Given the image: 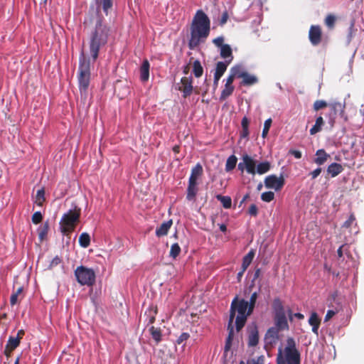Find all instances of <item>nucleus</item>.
Instances as JSON below:
<instances>
[{"instance_id": "1", "label": "nucleus", "mask_w": 364, "mask_h": 364, "mask_svg": "<svg viewBox=\"0 0 364 364\" xmlns=\"http://www.w3.org/2000/svg\"><path fill=\"white\" fill-rule=\"evenodd\" d=\"M191 37L188 48L194 50L200 43H204L210 32V20L203 10H198L195 14L190 27Z\"/></svg>"}, {"instance_id": "2", "label": "nucleus", "mask_w": 364, "mask_h": 364, "mask_svg": "<svg viewBox=\"0 0 364 364\" xmlns=\"http://www.w3.org/2000/svg\"><path fill=\"white\" fill-rule=\"evenodd\" d=\"M109 33L110 27L99 18L90 34L89 48L93 62L97 60L100 49L107 43Z\"/></svg>"}, {"instance_id": "3", "label": "nucleus", "mask_w": 364, "mask_h": 364, "mask_svg": "<svg viewBox=\"0 0 364 364\" xmlns=\"http://www.w3.org/2000/svg\"><path fill=\"white\" fill-rule=\"evenodd\" d=\"M248 302L245 299H238L235 297L230 306V323H233L235 314L237 313V316L235 318V326L237 331H240L245 325L248 314Z\"/></svg>"}, {"instance_id": "4", "label": "nucleus", "mask_w": 364, "mask_h": 364, "mask_svg": "<svg viewBox=\"0 0 364 364\" xmlns=\"http://www.w3.org/2000/svg\"><path fill=\"white\" fill-rule=\"evenodd\" d=\"M77 80L80 95L86 98L90 81V60L85 57L83 52L80 57Z\"/></svg>"}, {"instance_id": "5", "label": "nucleus", "mask_w": 364, "mask_h": 364, "mask_svg": "<svg viewBox=\"0 0 364 364\" xmlns=\"http://www.w3.org/2000/svg\"><path fill=\"white\" fill-rule=\"evenodd\" d=\"M284 353L283 355L282 349L279 348L277 358V364H300V353L296 347V343L293 338H287Z\"/></svg>"}, {"instance_id": "6", "label": "nucleus", "mask_w": 364, "mask_h": 364, "mask_svg": "<svg viewBox=\"0 0 364 364\" xmlns=\"http://www.w3.org/2000/svg\"><path fill=\"white\" fill-rule=\"evenodd\" d=\"M81 210L75 206L73 210H69L63 214L60 221V231L65 235H69L74 231L77 224L80 221Z\"/></svg>"}, {"instance_id": "7", "label": "nucleus", "mask_w": 364, "mask_h": 364, "mask_svg": "<svg viewBox=\"0 0 364 364\" xmlns=\"http://www.w3.org/2000/svg\"><path fill=\"white\" fill-rule=\"evenodd\" d=\"M272 309L274 314V328L284 331L289 329V324L286 316L285 310L282 300L277 297L272 301Z\"/></svg>"}, {"instance_id": "8", "label": "nucleus", "mask_w": 364, "mask_h": 364, "mask_svg": "<svg viewBox=\"0 0 364 364\" xmlns=\"http://www.w3.org/2000/svg\"><path fill=\"white\" fill-rule=\"evenodd\" d=\"M76 280L81 285L92 286L95 282V273L91 268L85 266L77 267L75 270Z\"/></svg>"}, {"instance_id": "9", "label": "nucleus", "mask_w": 364, "mask_h": 364, "mask_svg": "<svg viewBox=\"0 0 364 364\" xmlns=\"http://www.w3.org/2000/svg\"><path fill=\"white\" fill-rule=\"evenodd\" d=\"M237 168L240 171L246 172L252 176L256 174V161L247 154L242 156V161H240Z\"/></svg>"}, {"instance_id": "10", "label": "nucleus", "mask_w": 364, "mask_h": 364, "mask_svg": "<svg viewBox=\"0 0 364 364\" xmlns=\"http://www.w3.org/2000/svg\"><path fill=\"white\" fill-rule=\"evenodd\" d=\"M284 178L282 174L279 177L276 175H269L264 179V185L267 188L274 189L275 191H280L284 185Z\"/></svg>"}, {"instance_id": "11", "label": "nucleus", "mask_w": 364, "mask_h": 364, "mask_svg": "<svg viewBox=\"0 0 364 364\" xmlns=\"http://www.w3.org/2000/svg\"><path fill=\"white\" fill-rule=\"evenodd\" d=\"M281 330L277 328L271 327L269 328L265 336H264V348L267 350L268 348H271L277 344L279 339V333Z\"/></svg>"}, {"instance_id": "12", "label": "nucleus", "mask_w": 364, "mask_h": 364, "mask_svg": "<svg viewBox=\"0 0 364 364\" xmlns=\"http://www.w3.org/2000/svg\"><path fill=\"white\" fill-rule=\"evenodd\" d=\"M309 39L314 46H316L321 43L322 41V30L320 26H311L309 31Z\"/></svg>"}, {"instance_id": "13", "label": "nucleus", "mask_w": 364, "mask_h": 364, "mask_svg": "<svg viewBox=\"0 0 364 364\" xmlns=\"http://www.w3.org/2000/svg\"><path fill=\"white\" fill-rule=\"evenodd\" d=\"M248 341L247 344L249 347H255L259 343V332L257 326L253 323L247 327Z\"/></svg>"}, {"instance_id": "14", "label": "nucleus", "mask_w": 364, "mask_h": 364, "mask_svg": "<svg viewBox=\"0 0 364 364\" xmlns=\"http://www.w3.org/2000/svg\"><path fill=\"white\" fill-rule=\"evenodd\" d=\"M193 80L191 77H183L178 90L183 92V97L186 98L193 92Z\"/></svg>"}, {"instance_id": "15", "label": "nucleus", "mask_w": 364, "mask_h": 364, "mask_svg": "<svg viewBox=\"0 0 364 364\" xmlns=\"http://www.w3.org/2000/svg\"><path fill=\"white\" fill-rule=\"evenodd\" d=\"M198 191V182H192L188 181L186 199L189 201H194Z\"/></svg>"}, {"instance_id": "16", "label": "nucleus", "mask_w": 364, "mask_h": 364, "mask_svg": "<svg viewBox=\"0 0 364 364\" xmlns=\"http://www.w3.org/2000/svg\"><path fill=\"white\" fill-rule=\"evenodd\" d=\"M343 170L344 168L341 164L334 162L328 166L326 172L331 178H334L343 172Z\"/></svg>"}, {"instance_id": "17", "label": "nucleus", "mask_w": 364, "mask_h": 364, "mask_svg": "<svg viewBox=\"0 0 364 364\" xmlns=\"http://www.w3.org/2000/svg\"><path fill=\"white\" fill-rule=\"evenodd\" d=\"M309 323L312 326V332L318 336V328L321 324V319L317 313L312 312L309 318Z\"/></svg>"}, {"instance_id": "18", "label": "nucleus", "mask_w": 364, "mask_h": 364, "mask_svg": "<svg viewBox=\"0 0 364 364\" xmlns=\"http://www.w3.org/2000/svg\"><path fill=\"white\" fill-rule=\"evenodd\" d=\"M95 4L97 12L102 9L105 14L107 15L109 10L112 8L113 0H95Z\"/></svg>"}, {"instance_id": "19", "label": "nucleus", "mask_w": 364, "mask_h": 364, "mask_svg": "<svg viewBox=\"0 0 364 364\" xmlns=\"http://www.w3.org/2000/svg\"><path fill=\"white\" fill-rule=\"evenodd\" d=\"M149 68L150 64L148 60H144L140 67V80L145 82L149 80Z\"/></svg>"}, {"instance_id": "20", "label": "nucleus", "mask_w": 364, "mask_h": 364, "mask_svg": "<svg viewBox=\"0 0 364 364\" xmlns=\"http://www.w3.org/2000/svg\"><path fill=\"white\" fill-rule=\"evenodd\" d=\"M203 169L200 164L198 163L191 169V176L188 181L192 182H197L198 179L203 175Z\"/></svg>"}, {"instance_id": "21", "label": "nucleus", "mask_w": 364, "mask_h": 364, "mask_svg": "<svg viewBox=\"0 0 364 364\" xmlns=\"http://www.w3.org/2000/svg\"><path fill=\"white\" fill-rule=\"evenodd\" d=\"M173 224L172 220L164 222L156 230V235L158 237H162L166 235L169 229Z\"/></svg>"}, {"instance_id": "22", "label": "nucleus", "mask_w": 364, "mask_h": 364, "mask_svg": "<svg viewBox=\"0 0 364 364\" xmlns=\"http://www.w3.org/2000/svg\"><path fill=\"white\" fill-rule=\"evenodd\" d=\"M228 336L225 341V352H228L230 350L232 346V342L234 337V327L232 325V323L228 322Z\"/></svg>"}, {"instance_id": "23", "label": "nucleus", "mask_w": 364, "mask_h": 364, "mask_svg": "<svg viewBox=\"0 0 364 364\" xmlns=\"http://www.w3.org/2000/svg\"><path fill=\"white\" fill-rule=\"evenodd\" d=\"M316 156V158H315L314 162L318 166L323 165L330 158V155L323 149L317 150Z\"/></svg>"}, {"instance_id": "24", "label": "nucleus", "mask_w": 364, "mask_h": 364, "mask_svg": "<svg viewBox=\"0 0 364 364\" xmlns=\"http://www.w3.org/2000/svg\"><path fill=\"white\" fill-rule=\"evenodd\" d=\"M149 331L151 336V338L154 341L155 343L159 344L162 340V332L160 328H156L154 326H151Z\"/></svg>"}, {"instance_id": "25", "label": "nucleus", "mask_w": 364, "mask_h": 364, "mask_svg": "<svg viewBox=\"0 0 364 364\" xmlns=\"http://www.w3.org/2000/svg\"><path fill=\"white\" fill-rule=\"evenodd\" d=\"M158 313V309L156 306L151 305L149 309L146 311L145 315L147 316L148 324H152L156 320V316Z\"/></svg>"}, {"instance_id": "26", "label": "nucleus", "mask_w": 364, "mask_h": 364, "mask_svg": "<svg viewBox=\"0 0 364 364\" xmlns=\"http://www.w3.org/2000/svg\"><path fill=\"white\" fill-rule=\"evenodd\" d=\"M255 255V250H250L249 252L243 257L242 267H243V271H246L247 267L252 263Z\"/></svg>"}, {"instance_id": "27", "label": "nucleus", "mask_w": 364, "mask_h": 364, "mask_svg": "<svg viewBox=\"0 0 364 364\" xmlns=\"http://www.w3.org/2000/svg\"><path fill=\"white\" fill-rule=\"evenodd\" d=\"M231 62V60H226L225 62H218L216 65V69L215 75L216 77H222L224 73L226 71L228 64Z\"/></svg>"}, {"instance_id": "28", "label": "nucleus", "mask_w": 364, "mask_h": 364, "mask_svg": "<svg viewBox=\"0 0 364 364\" xmlns=\"http://www.w3.org/2000/svg\"><path fill=\"white\" fill-rule=\"evenodd\" d=\"M258 82V79L255 75H251L248 73H246L241 82V85L244 86H251L256 84Z\"/></svg>"}, {"instance_id": "29", "label": "nucleus", "mask_w": 364, "mask_h": 364, "mask_svg": "<svg viewBox=\"0 0 364 364\" xmlns=\"http://www.w3.org/2000/svg\"><path fill=\"white\" fill-rule=\"evenodd\" d=\"M49 230V223L46 221L42 225L38 228V238L41 242H43L47 237Z\"/></svg>"}, {"instance_id": "30", "label": "nucleus", "mask_w": 364, "mask_h": 364, "mask_svg": "<svg viewBox=\"0 0 364 364\" xmlns=\"http://www.w3.org/2000/svg\"><path fill=\"white\" fill-rule=\"evenodd\" d=\"M331 108L333 115H336L338 112H340L341 114H343L345 109V104H343L340 102H333L328 105Z\"/></svg>"}, {"instance_id": "31", "label": "nucleus", "mask_w": 364, "mask_h": 364, "mask_svg": "<svg viewBox=\"0 0 364 364\" xmlns=\"http://www.w3.org/2000/svg\"><path fill=\"white\" fill-rule=\"evenodd\" d=\"M271 164L269 161H262L257 165L256 164V173L259 175L264 174L270 170Z\"/></svg>"}, {"instance_id": "32", "label": "nucleus", "mask_w": 364, "mask_h": 364, "mask_svg": "<svg viewBox=\"0 0 364 364\" xmlns=\"http://www.w3.org/2000/svg\"><path fill=\"white\" fill-rule=\"evenodd\" d=\"M324 124V120L321 116L316 118L315 124L311 128L309 132L311 135H314L321 130L322 126Z\"/></svg>"}, {"instance_id": "33", "label": "nucleus", "mask_w": 364, "mask_h": 364, "mask_svg": "<svg viewBox=\"0 0 364 364\" xmlns=\"http://www.w3.org/2000/svg\"><path fill=\"white\" fill-rule=\"evenodd\" d=\"M20 342L18 338L10 336L6 346V351L9 350L10 352H12L19 346Z\"/></svg>"}, {"instance_id": "34", "label": "nucleus", "mask_w": 364, "mask_h": 364, "mask_svg": "<svg viewBox=\"0 0 364 364\" xmlns=\"http://www.w3.org/2000/svg\"><path fill=\"white\" fill-rule=\"evenodd\" d=\"M237 162V159L235 155L230 156L226 161L225 171L230 172L233 170L236 166Z\"/></svg>"}, {"instance_id": "35", "label": "nucleus", "mask_w": 364, "mask_h": 364, "mask_svg": "<svg viewBox=\"0 0 364 364\" xmlns=\"http://www.w3.org/2000/svg\"><path fill=\"white\" fill-rule=\"evenodd\" d=\"M234 86L232 85H225L223 90L221 92V95L220 97V100H225L229 96H230L234 91Z\"/></svg>"}, {"instance_id": "36", "label": "nucleus", "mask_w": 364, "mask_h": 364, "mask_svg": "<svg viewBox=\"0 0 364 364\" xmlns=\"http://www.w3.org/2000/svg\"><path fill=\"white\" fill-rule=\"evenodd\" d=\"M220 56L223 58H228L232 60V53L230 46L228 44H225L220 48Z\"/></svg>"}, {"instance_id": "37", "label": "nucleus", "mask_w": 364, "mask_h": 364, "mask_svg": "<svg viewBox=\"0 0 364 364\" xmlns=\"http://www.w3.org/2000/svg\"><path fill=\"white\" fill-rule=\"evenodd\" d=\"M193 73L196 77H200L203 75V68L198 60H196L193 63Z\"/></svg>"}, {"instance_id": "38", "label": "nucleus", "mask_w": 364, "mask_h": 364, "mask_svg": "<svg viewBox=\"0 0 364 364\" xmlns=\"http://www.w3.org/2000/svg\"><path fill=\"white\" fill-rule=\"evenodd\" d=\"M215 198L218 200L220 201L224 208L228 209L231 208L232 199L230 196H224L221 195H216Z\"/></svg>"}, {"instance_id": "39", "label": "nucleus", "mask_w": 364, "mask_h": 364, "mask_svg": "<svg viewBox=\"0 0 364 364\" xmlns=\"http://www.w3.org/2000/svg\"><path fill=\"white\" fill-rule=\"evenodd\" d=\"M249 124H250V121L249 119H247V117H244L242 119V122H241V125H242V131L240 134V136L242 138H246L249 136Z\"/></svg>"}, {"instance_id": "40", "label": "nucleus", "mask_w": 364, "mask_h": 364, "mask_svg": "<svg viewBox=\"0 0 364 364\" xmlns=\"http://www.w3.org/2000/svg\"><path fill=\"white\" fill-rule=\"evenodd\" d=\"M79 244L82 247L87 248L90 245V236L87 232H82L79 237Z\"/></svg>"}, {"instance_id": "41", "label": "nucleus", "mask_w": 364, "mask_h": 364, "mask_svg": "<svg viewBox=\"0 0 364 364\" xmlns=\"http://www.w3.org/2000/svg\"><path fill=\"white\" fill-rule=\"evenodd\" d=\"M230 73L235 76L236 78H242L244 75L247 73L242 70L241 65H235L230 69Z\"/></svg>"}, {"instance_id": "42", "label": "nucleus", "mask_w": 364, "mask_h": 364, "mask_svg": "<svg viewBox=\"0 0 364 364\" xmlns=\"http://www.w3.org/2000/svg\"><path fill=\"white\" fill-rule=\"evenodd\" d=\"M45 200H46L45 190L43 188H42L39 189L36 193V195L35 197V203L38 206H42Z\"/></svg>"}, {"instance_id": "43", "label": "nucleus", "mask_w": 364, "mask_h": 364, "mask_svg": "<svg viewBox=\"0 0 364 364\" xmlns=\"http://www.w3.org/2000/svg\"><path fill=\"white\" fill-rule=\"evenodd\" d=\"M336 17L333 14H328L324 20L325 25L328 29L332 30L335 27Z\"/></svg>"}, {"instance_id": "44", "label": "nucleus", "mask_w": 364, "mask_h": 364, "mask_svg": "<svg viewBox=\"0 0 364 364\" xmlns=\"http://www.w3.org/2000/svg\"><path fill=\"white\" fill-rule=\"evenodd\" d=\"M258 294L257 292H254L252 294L250 301L248 302V314H251L253 312V310L255 306V304L257 299Z\"/></svg>"}, {"instance_id": "45", "label": "nucleus", "mask_w": 364, "mask_h": 364, "mask_svg": "<svg viewBox=\"0 0 364 364\" xmlns=\"http://www.w3.org/2000/svg\"><path fill=\"white\" fill-rule=\"evenodd\" d=\"M181 253V247L178 243H174L171 245L169 256L176 259Z\"/></svg>"}, {"instance_id": "46", "label": "nucleus", "mask_w": 364, "mask_h": 364, "mask_svg": "<svg viewBox=\"0 0 364 364\" xmlns=\"http://www.w3.org/2000/svg\"><path fill=\"white\" fill-rule=\"evenodd\" d=\"M22 291H23V287H20L16 289V291H14L11 294V298H10V303H11V306H14L15 304H16L18 303V297L19 295L21 294Z\"/></svg>"}, {"instance_id": "47", "label": "nucleus", "mask_w": 364, "mask_h": 364, "mask_svg": "<svg viewBox=\"0 0 364 364\" xmlns=\"http://www.w3.org/2000/svg\"><path fill=\"white\" fill-rule=\"evenodd\" d=\"M328 106V103L324 100H316L313 105V109L317 112L323 108Z\"/></svg>"}, {"instance_id": "48", "label": "nucleus", "mask_w": 364, "mask_h": 364, "mask_svg": "<svg viewBox=\"0 0 364 364\" xmlns=\"http://www.w3.org/2000/svg\"><path fill=\"white\" fill-rule=\"evenodd\" d=\"M272 120L271 118H269L267 120H265L264 124V127H263L262 133V136L263 138H266V136H267L270 127L272 125Z\"/></svg>"}, {"instance_id": "49", "label": "nucleus", "mask_w": 364, "mask_h": 364, "mask_svg": "<svg viewBox=\"0 0 364 364\" xmlns=\"http://www.w3.org/2000/svg\"><path fill=\"white\" fill-rule=\"evenodd\" d=\"M274 198V193L272 191L264 192L261 195V199L264 202H271Z\"/></svg>"}, {"instance_id": "50", "label": "nucleus", "mask_w": 364, "mask_h": 364, "mask_svg": "<svg viewBox=\"0 0 364 364\" xmlns=\"http://www.w3.org/2000/svg\"><path fill=\"white\" fill-rule=\"evenodd\" d=\"M190 338V334L188 333L184 332L182 333L176 339V343L178 345L183 344L185 346V342Z\"/></svg>"}, {"instance_id": "51", "label": "nucleus", "mask_w": 364, "mask_h": 364, "mask_svg": "<svg viewBox=\"0 0 364 364\" xmlns=\"http://www.w3.org/2000/svg\"><path fill=\"white\" fill-rule=\"evenodd\" d=\"M31 220L32 222L36 225L40 223L43 220V215L39 211L34 213L32 215Z\"/></svg>"}, {"instance_id": "52", "label": "nucleus", "mask_w": 364, "mask_h": 364, "mask_svg": "<svg viewBox=\"0 0 364 364\" xmlns=\"http://www.w3.org/2000/svg\"><path fill=\"white\" fill-rule=\"evenodd\" d=\"M355 218L353 214H351L348 219L343 223V227L346 228H349L351 225L355 222Z\"/></svg>"}, {"instance_id": "53", "label": "nucleus", "mask_w": 364, "mask_h": 364, "mask_svg": "<svg viewBox=\"0 0 364 364\" xmlns=\"http://www.w3.org/2000/svg\"><path fill=\"white\" fill-rule=\"evenodd\" d=\"M248 213L252 216H257L258 214V208L255 204H252L248 210Z\"/></svg>"}, {"instance_id": "54", "label": "nucleus", "mask_w": 364, "mask_h": 364, "mask_svg": "<svg viewBox=\"0 0 364 364\" xmlns=\"http://www.w3.org/2000/svg\"><path fill=\"white\" fill-rule=\"evenodd\" d=\"M349 245L348 244L342 245L337 250V254L339 258L343 256V250H348Z\"/></svg>"}, {"instance_id": "55", "label": "nucleus", "mask_w": 364, "mask_h": 364, "mask_svg": "<svg viewBox=\"0 0 364 364\" xmlns=\"http://www.w3.org/2000/svg\"><path fill=\"white\" fill-rule=\"evenodd\" d=\"M223 42H224V38L223 36H219V37H218L216 38H214L213 40V43L217 47H220V48H222V46L225 45V44H223Z\"/></svg>"}, {"instance_id": "56", "label": "nucleus", "mask_w": 364, "mask_h": 364, "mask_svg": "<svg viewBox=\"0 0 364 364\" xmlns=\"http://www.w3.org/2000/svg\"><path fill=\"white\" fill-rule=\"evenodd\" d=\"M228 18H229L228 13L227 11H225L222 14L221 18L220 19V22H219L220 25L223 26L224 24H225L228 20Z\"/></svg>"}, {"instance_id": "57", "label": "nucleus", "mask_w": 364, "mask_h": 364, "mask_svg": "<svg viewBox=\"0 0 364 364\" xmlns=\"http://www.w3.org/2000/svg\"><path fill=\"white\" fill-rule=\"evenodd\" d=\"M163 364H177V361L173 355H169L166 358Z\"/></svg>"}, {"instance_id": "58", "label": "nucleus", "mask_w": 364, "mask_h": 364, "mask_svg": "<svg viewBox=\"0 0 364 364\" xmlns=\"http://www.w3.org/2000/svg\"><path fill=\"white\" fill-rule=\"evenodd\" d=\"M62 262V259L60 257L58 256H55L53 259L52 261L50 262V264L49 265L50 268H52V267H56L57 265H58L59 264H60Z\"/></svg>"}, {"instance_id": "59", "label": "nucleus", "mask_w": 364, "mask_h": 364, "mask_svg": "<svg viewBox=\"0 0 364 364\" xmlns=\"http://www.w3.org/2000/svg\"><path fill=\"white\" fill-rule=\"evenodd\" d=\"M288 313L290 321H292L293 316L298 319H303L304 318V316L301 313H295L292 314V312L290 309H289Z\"/></svg>"}, {"instance_id": "60", "label": "nucleus", "mask_w": 364, "mask_h": 364, "mask_svg": "<svg viewBox=\"0 0 364 364\" xmlns=\"http://www.w3.org/2000/svg\"><path fill=\"white\" fill-rule=\"evenodd\" d=\"M338 312L337 310H333L330 309L327 311V313L325 316V321H327L330 320L336 313Z\"/></svg>"}, {"instance_id": "61", "label": "nucleus", "mask_w": 364, "mask_h": 364, "mask_svg": "<svg viewBox=\"0 0 364 364\" xmlns=\"http://www.w3.org/2000/svg\"><path fill=\"white\" fill-rule=\"evenodd\" d=\"M289 153V154L294 156L296 159H299L301 158V152L299 150L291 149Z\"/></svg>"}, {"instance_id": "62", "label": "nucleus", "mask_w": 364, "mask_h": 364, "mask_svg": "<svg viewBox=\"0 0 364 364\" xmlns=\"http://www.w3.org/2000/svg\"><path fill=\"white\" fill-rule=\"evenodd\" d=\"M252 362L255 364H264V356L259 355L257 359H253Z\"/></svg>"}, {"instance_id": "63", "label": "nucleus", "mask_w": 364, "mask_h": 364, "mask_svg": "<svg viewBox=\"0 0 364 364\" xmlns=\"http://www.w3.org/2000/svg\"><path fill=\"white\" fill-rule=\"evenodd\" d=\"M321 173V168H317L315 170H314L312 172H311L310 175L311 176V178L313 179H314L317 176H318Z\"/></svg>"}, {"instance_id": "64", "label": "nucleus", "mask_w": 364, "mask_h": 364, "mask_svg": "<svg viewBox=\"0 0 364 364\" xmlns=\"http://www.w3.org/2000/svg\"><path fill=\"white\" fill-rule=\"evenodd\" d=\"M235 78H236V77L235 76H233V75L230 73L229 76L228 77V78L226 80L225 84H227V85H232V82H233Z\"/></svg>"}]
</instances>
